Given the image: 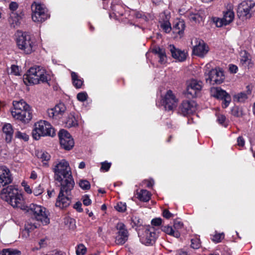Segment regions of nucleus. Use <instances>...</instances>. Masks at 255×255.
<instances>
[{
  "label": "nucleus",
  "mask_w": 255,
  "mask_h": 255,
  "mask_svg": "<svg viewBox=\"0 0 255 255\" xmlns=\"http://www.w3.org/2000/svg\"><path fill=\"white\" fill-rule=\"evenodd\" d=\"M20 252L13 249H4L2 251V255H20Z\"/></svg>",
  "instance_id": "58836bf2"
},
{
  "label": "nucleus",
  "mask_w": 255,
  "mask_h": 255,
  "mask_svg": "<svg viewBox=\"0 0 255 255\" xmlns=\"http://www.w3.org/2000/svg\"><path fill=\"white\" fill-rule=\"evenodd\" d=\"M177 255H187V253L186 252L180 250L178 251Z\"/></svg>",
  "instance_id": "774afa93"
},
{
  "label": "nucleus",
  "mask_w": 255,
  "mask_h": 255,
  "mask_svg": "<svg viewBox=\"0 0 255 255\" xmlns=\"http://www.w3.org/2000/svg\"><path fill=\"white\" fill-rule=\"evenodd\" d=\"M255 2L251 0L242 1L238 6L237 14L240 18L247 19L250 18L254 13Z\"/></svg>",
  "instance_id": "9d476101"
},
{
  "label": "nucleus",
  "mask_w": 255,
  "mask_h": 255,
  "mask_svg": "<svg viewBox=\"0 0 255 255\" xmlns=\"http://www.w3.org/2000/svg\"><path fill=\"white\" fill-rule=\"evenodd\" d=\"M202 88V83L195 79L189 80L187 83L186 95L188 98H194Z\"/></svg>",
  "instance_id": "ddd939ff"
},
{
  "label": "nucleus",
  "mask_w": 255,
  "mask_h": 255,
  "mask_svg": "<svg viewBox=\"0 0 255 255\" xmlns=\"http://www.w3.org/2000/svg\"><path fill=\"white\" fill-rule=\"evenodd\" d=\"M12 178L9 169L4 166H0V187L10 184Z\"/></svg>",
  "instance_id": "6ab92c4d"
},
{
  "label": "nucleus",
  "mask_w": 255,
  "mask_h": 255,
  "mask_svg": "<svg viewBox=\"0 0 255 255\" xmlns=\"http://www.w3.org/2000/svg\"><path fill=\"white\" fill-rule=\"evenodd\" d=\"M238 145L241 147L245 145V140L242 136H239L237 139Z\"/></svg>",
  "instance_id": "680f3d73"
},
{
  "label": "nucleus",
  "mask_w": 255,
  "mask_h": 255,
  "mask_svg": "<svg viewBox=\"0 0 255 255\" xmlns=\"http://www.w3.org/2000/svg\"><path fill=\"white\" fill-rule=\"evenodd\" d=\"M0 198L13 208L26 211L43 225H46L50 223L49 214L46 209L40 205L34 204H31L29 206H26L23 195L15 186L8 185L3 188L0 191Z\"/></svg>",
  "instance_id": "f257e3e1"
},
{
  "label": "nucleus",
  "mask_w": 255,
  "mask_h": 255,
  "mask_svg": "<svg viewBox=\"0 0 255 255\" xmlns=\"http://www.w3.org/2000/svg\"><path fill=\"white\" fill-rule=\"evenodd\" d=\"M15 136L16 138L23 139L26 141L29 139V136L25 132H22L19 131H17L15 132Z\"/></svg>",
  "instance_id": "a19ab883"
},
{
  "label": "nucleus",
  "mask_w": 255,
  "mask_h": 255,
  "mask_svg": "<svg viewBox=\"0 0 255 255\" xmlns=\"http://www.w3.org/2000/svg\"><path fill=\"white\" fill-rule=\"evenodd\" d=\"M252 90L249 86H247L246 91L241 92L233 95V101L237 103H244L248 98L249 95H251Z\"/></svg>",
  "instance_id": "4be33fe9"
},
{
  "label": "nucleus",
  "mask_w": 255,
  "mask_h": 255,
  "mask_svg": "<svg viewBox=\"0 0 255 255\" xmlns=\"http://www.w3.org/2000/svg\"><path fill=\"white\" fill-rule=\"evenodd\" d=\"M36 156L41 160L43 162V164L45 166L47 165V162L50 160L51 157L48 152L42 150L37 151Z\"/></svg>",
  "instance_id": "7c9ffc66"
},
{
  "label": "nucleus",
  "mask_w": 255,
  "mask_h": 255,
  "mask_svg": "<svg viewBox=\"0 0 255 255\" xmlns=\"http://www.w3.org/2000/svg\"><path fill=\"white\" fill-rule=\"evenodd\" d=\"M77 98L80 102H84L88 98V95L86 92H80L77 95Z\"/></svg>",
  "instance_id": "de8ad7c7"
},
{
  "label": "nucleus",
  "mask_w": 255,
  "mask_h": 255,
  "mask_svg": "<svg viewBox=\"0 0 255 255\" xmlns=\"http://www.w3.org/2000/svg\"><path fill=\"white\" fill-rule=\"evenodd\" d=\"M210 67V64H206L205 67L206 70L205 72L206 82L212 85L222 83L225 79L223 71L220 68H215L210 70L207 73V69H209Z\"/></svg>",
  "instance_id": "1a4fd4ad"
},
{
  "label": "nucleus",
  "mask_w": 255,
  "mask_h": 255,
  "mask_svg": "<svg viewBox=\"0 0 255 255\" xmlns=\"http://www.w3.org/2000/svg\"><path fill=\"white\" fill-rule=\"evenodd\" d=\"M50 79V75L40 66L31 67L23 76V82L26 85L48 82Z\"/></svg>",
  "instance_id": "20e7f679"
},
{
  "label": "nucleus",
  "mask_w": 255,
  "mask_h": 255,
  "mask_svg": "<svg viewBox=\"0 0 255 255\" xmlns=\"http://www.w3.org/2000/svg\"><path fill=\"white\" fill-rule=\"evenodd\" d=\"M141 243L146 245H152L158 237L156 230L153 227H147L143 233H139Z\"/></svg>",
  "instance_id": "9b49d317"
},
{
  "label": "nucleus",
  "mask_w": 255,
  "mask_h": 255,
  "mask_svg": "<svg viewBox=\"0 0 255 255\" xmlns=\"http://www.w3.org/2000/svg\"><path fill=\"white\" fill-rule=\"evenodd\" d=\"M210 92L212 96L218 99H222L229 94L226 91L219 87L212 88Z\"/></svg>",
  "instance_id": "a878e982"
},
{
  "label": "nucleus",
  "mask_w": 255,
  "mask_h": 255,
  "mask_svg": "<svg viewBox=\"0 0 255 255\" xmlns=\"http://www.w3.org/2000/svg\"><path fill=\"white\" fill-rule=\"evenodd\" d=\"M21 185L23 187L24 191L27 193V194H31L32 192V190L30 187V186L27 184V183L23 181L21 183Z\"/></svg>",
  "instance_id": "3c124183"
},
{
  "label": "nucleus",
  "mask_w": 255,
  "mask_h": 255,
  "mask_svg": "<svg viewBox=\"0 0 255 255\" xmlns=\"http://www.w3.org/2000/svg\"><path fill=\"white\" fill-rule=\"evenodd\" d=\"M71 77L74 87L77 89L81 88L83 85V81L79 78L78 75L76 73L72 72Z\"/></svg>",
  "instance_id": "72a5a7b5"
},
{
  "label": "nucleus",
  "mask_w": 255,
  "mask_h": 255,
  "mask_svg": "<svg viewBox=\"0 0 255 255\" xmlns=\"http://www.w3.org/2000/svg\"><path fill=\"white\" fill-rule=\"evenodd\" d=\"M232 114L235 116L239 117L241 115V114L238 111V108L237 107H235L232 110Z\"/></svg>",
  "instance_id": "e2e57ef3"
},
{
  "label": "nucleus",
  "mask_w": 255,
  "mask_h": 255,
  "mask_svg": "<svg viewBox=\"0 0 255 255\" xmlns=\"http://www.w3.org/2000/svg\"><path fill=\"white\" fill-rule=\"evenodd\" d=\"M153 52L157 54L159 58V62L160 64H164L166 62V56L165 50L160 47H155L153 49Z\"/></svg>",
  "instance_id": "c85d7f7f"
},
{
  "label": "nucleus",
  "mask_w": 255,
  "mask_h": 255,
  "mask_svg": "<svg viewBox=\"0 0 255 255\" xmlns=\"http://www.w3.org/2000/svg\"><path fill=\"white\" fill-rule=\"evenodd\" d=\"M165 17V20H160V27L165 32H169L171 30V24L169 21V16L165 15L164 13L160 14V17L163 18Z\"/></svg>",
  "instance_id": "bb28decb"
},
{
  "label": "nucleus",
  "mask_w": 255,
  "mask_h": 255,
  "mask_svg": "<svg viewBox=\"0 0 255 255\" xmlns=\"http://www.w3.org/2000/svg\"><path fill=\"white\" fill-rule=\"evenodd\" d=\"M13 109L11 110L12 117L23 123H28L32 117L29 106L23 100L14 101Z\"/></svg>",
  "instance_id": "39448f33"
},
{
  "label": "nucleus",
  "mask_w": 255,
  "mask_h": 255,
  "mask_svg": "<svg viewBox=\"0 0 255 255\" xmlns=\"http://www.w3.org/2000/svg\"><path fill=\"white\" fill-rule=\"evenodd\" d=\"M224 238L223 233H216L212 237V240L214 242L219 243Z\"/></svg>",
  "instance_id": "c03bdc74"
},
{
  "label": "nucleus",
  "mask_w": 255,
  "mask_h": 255,
  "mask_svg": "<svg viewBox=\"0 0 255 255\" xmlns=\"http://www.w3.org/2000/svg\"><path fill=\"white\" fill-rule=\"evenodd\" d=\"M83 204L85 206H89L91 204V200L87 195H85L82 197Z\"/></svg>",
  "instance_id": "6e6d98bb"
},
{
  "label": "nucleus",
  "mask_w": 255,
  "mask_h": 255,
  "mask_svg": "<svg viewBox=\"0 0 255 255\" xmlns=\"http://www.w3.org/2000/svg\"><path fill=\"white\" fill-rule=\"evenodd\" d=\"M46 245L45 240L43 239H41L39 242V245L40 246V248L44 247Z\"/></svg>",
  "instance_id": "0e129e2a"
},
{
  "label": "nucleus",
  "mask_w": 255,
  "mask_h": 255,
  "mask_svg": "<svg viewBox=\"0 0 255 255\" xmlns=\"http://www.w3.org/2000/svg\"><path fill=\"white\" fill-rule=\"evenodd\" d=\"M20 68L15 65H12L8 71L9 73L15 76L20 75Z\"/></svg>",
  "instance_id": "c9c22d12"
},
{
  "label": "nucleus",
  "mask_w": 255,
  "mask_h": 255,
  "mask_svg": "<svg viewBox=\"0 0 255 255\" xmlns=\"http://www.w3.org/2000/svg\"><path fill=\"white\" fill-rule=\"evenodd\" d=\"M2 132L4 134L5 140L7 143H10L11 141L13 129L11 124L8 123L4 124L2 127Z\"/></svg>",
  "instance_id": "5701e85b"
},
{
  "label": "nucleus",
  "mask_w": 255,
  "mask_h": 255,
  "mask_svg": "<svg viewBox=\"0 0 255 255\" xmlns=\"http://www.w3.org/2000/svg\"><path fill=\"white\" fill-rule=\"evenodd\" d=\"M9 9L12 11L15 10L18 7V4L15 2H11L9 4Z\"/></svg>",
  "instance_id": "bf43d9fd"
},
{
  "label": "nucleus",
  "mask_w": 255,
  "mask_h": 255,
  "mask_svg": "<svg viewBox=\"0 0 255 255\" xmlns=\"http://www.w3.org/2000/svg\"><path fill=\"white\" fill-rule=\"evenodd\" d=\"M223 100L222 102V107L223 108H226L229 106L230 103L231 101V96L229 94H228L227 96H226L224 98L222 99Z\"/></svg>",
  "instance_id": "a18cd8bd"
},
{
  "label": "nucleus",
  "mask_w": 255,
  "mask_h": 255,
  "mask_svg": "<svg viewBox=\"0 0 255 255\" xmlns=\"http://www.w3.org/2000/svg\"><path fill=\"white\" fill-rule=\"evenodd\" d=\"M52 171L55 180L60 182V185H69L71 187L72 185L75 184L69 163L65 159L55 161L53 164Z\"/></svg>",
  "instance_id": "f03ea898"
},
{
  "label": "nucleus",
  "mask_w": 255,
  "mask_h": 255,
  "mask_svg": "<svg viewBox=\"0 0 255 255\" xmlns=\"http://www.w3.org/2000/svg\"><path fill=\"white\" fill-rule=\"evenodd\" d=\"M162 216L165 218L168 219L174 217V215L170 213L167 209H164L163 210Z\"/></svg>",
  "instance_id": "603ef678"
},
{
  "label": "nucleus",
  "mask_w": 255,
  "mask_h": 255,
  "mask_svg": "<svg viewBox=\"0 0 255 255\" xmlns=\"http://www.w3.org/2000/svg\"><path fill=\"white\" fill-rule=\"evenodd\" d=\"M162 231L166 234L177 238L180 236V234L178 231L174 230L171 226L168 225L162 227Z\"/></svg>",
  "instance_id": "2f4dec72"
},
{
  "label": "nucleus",
  "mask_w": 255,
  "mask_h": 255,
  "mask_svg": "<svg viewBox=\"0 0 255 255\" xmlns=\"http://www.w3.org/2000/svg\"><path fill=\"white\" fill-rule=\"evenodd\" d=\"M234 18L235 14L234 11L230 9L223 12L222 18L215 17L213 20L217 27H221L229 24L233 21Z\"/></svg>",
  "instance_id": "dca6fc26"
},
{
  "label": "nucleus",
  "mask_w": 255,
  "mask_h": 255,
  "mask_svg": "<svg viewBox=\"0 0 255 255\" xmlns=\"http://www.w3.org/2000/svg\"><path fill=\"white\" fill-rule=\"evenodd\" d=\"M20 19V17L16 13L12 12L8 18V21L13 27H15L19 24Z\"/></svg>",
  "instance_id": "f704fd0d"
},
{
  "label": "nucleus",
  "mask_w": 255,
  "mask_h": 255,
  "mask_svg": "<svg viewBox=\"0 0 255 255\" xmlns=\"http://www.w3.org/2000/svg\"><path fill=\"white\" fill-rule=\"evenodd\" d=\"M43 192V189L40 185H38L33 190L34 194L35 196H38L41 194Z\"/></svg>",
  "instance_id": "8fccbe9b"
},
{
  "label": "nucleus",
  "mask_w": 255,
  "mask_h": 255,
  "mask_svg": "<svg viewBox=\"0 0 255 255\" xmlns=\"http://www.w3.org/2000/svg\"><path fill=\"white\" fill-rule=\"evenodd\" d=\"M65 124V126L69 128L78 126V121L73 114H70L67 118Z\"/></svg>",
  "instance_id": "473e14b6"
},
{
  "label": "nucleus",
  "mask_w": 255,
  "mask_h": 255,
  "mask_svg": "<svg viewBox=\"0 0 255 255\" xmlns=\"http://www.w3.org/2000/svg\"><path fill=\"white\" fill-rule=\"evenodd\" d=\"M74 208L79 212H81L83 211V209L82 208V204L80 202H76L74 205Z\"/></svg>",
  "instance_id": "13d9d810"
},
{
  "label": "nucleus",
  "mask_w": 255,
  "mask_h": 255,
  "mask_svg": "<svg viewBox=\"0 0 255 255\" xmlns=\"http://www.w3.org/2000/svg\"><path fill=\"white\" fill-rule=\"evenodd\" d=\"M174 228L175 230L181 229L183 227V224L182 222L178 220H175L173 224Z\"/></svg>",
  "instance_id": "09e8293b"
},
{
  "label": "nucleus",
  "mask_w": 255,
  "mask_h": 255,
  "mask_svg": "<svg viewBox=\"0 0 255 255\" xmlns=\"http://www.w3.org/2000/svg\"><path fill=\"white\" fill-rule=\"evenodd\" d=\"M60 186V191L57 199L56 206L63 209L67 207L70 204L71 191L73 189L74 185H72L71 187L69 186V185Z\"/></svg>",
  "instance_id": "6e6552de"
},
{
  "label": "nucleus",
  "mask_w": 255,
  "mask_h": 255,
  "mask_svg": "<svg viewBox=\"0 0 255 255\" xmlns=\"http://www.w3.org/2000/svg\"><path fill=\"white\" fill-rule=\"evenodd\" d=\"M31 8L32 19L35 22H42L49 17L47 9L40 3L33 2L31 4Z\"/></svg>",
  "instance_id": "0eeeda50"
},
{
  "label": "nucleus",
  "mask_w": 255,
  "mask_h": 255,
  "mask_svg": "<svg viewBox=\"0 0 255 255\" xmlns=\"http://www.w3.org/2000/svg\"><path fill=\"white\" fill-rule=\"evenodd\" d=\"M209 50L208 45L202 40H197V44L194 46L193 53L200 57H204Z\"/></svg>",
  "instance_id": "aec40b11"
},
{
  "label": "nucleus",
  "mask_w": 255,
  "mask_h": 255,
  "mask_svg": "<svg viewBox=\"0 0 255 255\" xmlns=\"http://www.w3.org/2000/svg\"><path fill=\"white\" fill-rule=\"evenodd\" d=\"M137 198L141 201L147 202L151 198V193L145 189L136 191Z\"/></svg>",
  "instance_id": "cd10ccee"
},
{
  "label": "nucleus",
  "mask_w": 255,
  "mask_h": 255,
  "mask_svg": "<svg viewBox=\"0 0 255 255\" xmlns=\"http://www.w3.org/2000/svg\"><path fill=\"white\" fill-rule=\"evenodd\" d=\"M162 223V219L160 218H155L152 220L151 225L154 226H159Z\"/></svg>",
  "instance_id": "4d7b16f0"
},
{
  "label": "nucleus",
  "mask_w": 255,
  "mask_h": 255,
  "mask_svg": "<svg viewBox=\"0 0 255 255\" xmlns=\"http://www.w3.org/2000/svg\"><path fill=\"white\" fill-rule=\"evenodd\" d=\"M127 206L125 203L120 202L118 203L115 206L116 209L121 212H125L126 210Z\"/></svg>",
  "instance_id": "49530a36"
},
{
  "label": "nucleus",
  "mask_w": 255,
  "mask_h": 255,
  "mask_svg": "<svg viewBox=\"0 0 255 255\" xmlns=\"http://www.w3.org/2000/svg\"><path fill=\"white\" fill-rule=\"evenodd\" d=\"M118 231L115 237V243L117 245L124 244L128 239V231L123 223H118L116 225Z\"/></svg>",
  "instance_id": "2eb2a0df"
},
{
  "label": "nucleus",
  "mask_w": 255,
  "mask_h": 255,
  "mask_svg": "<svg viewBox=\"0 0 255 255\" xmlns=\"http://www.w3.org/2000/svg\"><path fill=\"white\" fill-rule=\"evenodd\" d=\"M37 174L34 171H32L31 173L30 178L32 179H36L37 178Z\"/></svg>",
  "instance_id": "69168bd1"
},
{
  "label": "nucleus",
  "mask_w": 255,
  "mask_h": 255,
  "mask_svg": "<svg viewBox=\"0 0 255 255\" xmlns=\"http://www.w3.org/2000/svg\"><path fill=\"white\" fill-rule=\"evenodd\" d=\"M14 40L17 48L24 54H30L36 49L34 38L26 32L17 31Z\"/></svg>",
  "instance_id": "7ed1b4c3"
},
{
  "label": "nucleus",
  "mask_w": 255,
  "mask_h": 255,
  "mask_svg": "<svg viewBox=\"0 0 255 255\" xmlns=\"http://www.w3.org/2000/svg\"><path fill=\"white\" fill-rule=\"evenodd\" d=\"M217 120L220 124L223 125L224 127H226L227 126L224 124L226 121V117L223 115H219L217 117Z\"/></svg>",
  "instance_id": "5fc2aeb1"
},
{
  "label": "nucleus",
  "mask_w": 255,
  "mask_h": 255,
  "mask_svg": "<svg viewBox=\"0 0 255 255\" xmlns=\"http://www.w3.org/2000/svg\"><path fill=\"white\" fill-rule=\"evenodd\" d=\"M101 165V169L105 170V171H108L111 166V163L105 161L102 162Z\"/></svg>",
  "instance_id": "864d4df0"
},
{
  "label": "nucleus",
  "mask_w": 255,
  "mask_h": 255,
  "mask_svg": "<svg viewBox=\"0 0 255 255\" xmlns=\"http://www.w3.org/2000/svg\"><path fill=\"white\" fill-rule=\"evenodd\" d=\"M54 192L53 190H47V196L48 197V198H50L53 196Z\"/></svg>",
  "instance_id": "338daca9"
},
{
  "label": "nucleus",
  "mask_w": 255,
  "mask_h": 255,
  "mask_svg": "<svg viewBox=\"0 0 255 255\" xmlns=\"http://www.w3.org/2000/svg\"><path fill=\"white\" fill-rule=\"evenodd\" d=\"M178 99L171 90H168L162 99V104L167 111H172L178 105Z\"/></svg>",
  "instance_id": "f8f14e48"
},
{
  "label": "nucleus",
  "mask_w": 255,
  "mask_h": 255,
  "mask_svg": "<svg viewBox=\"0 0 255 255\" xmlns=\"http://www.w3.org/2000/svg\"><path fill=\"white\" fill-rule=\"evenodd\" d=\"M37 228V226L30 222H26L24 225V229L21 232V237L23 239H27L29 237V234L34 229Z\"/></svg>",
  "instance_id": "393cba45"
},
{
  "label": "nucleus",
  "mask_w": 255,
  "mask_h": 255,
  "mask_svg": "<svg viewBox=\"0 0 255 255\" xmlns=\"http://www.w3.org/2000/svg\"><path fill=\"white\" fill-rule=\"evenodd\" d=\"M66 111V108L63 103H59L54 107L48 109L47 114L48 116L54 120L60 119Z\"/></svg>",
  "instance_id": "f3484780"
},
{
  "label": "nucleus",
  "mask_w": 255,
  "mask_h": 255,
  "mask_svg": "<svg viewBox=\"0 0 255 255\" xmlns=\"http://www.w3.org/2000/svg\"><path fill=\"white\" fill-rule=\"evenodd\" d=\"M186 15L191 21L195 23H199L203 21L205 16L203 12L199 11L187 12Z\"/></svg>",
  "instance_id": "b1692460"
},
{
  "label": "nucleus",
  "mask_w": 255,
  "mask_h": 255,
  "mask_svg": "<svg viewBox=\"0 0 255 255\" xmlns=\"http://www.w3.org/2000/svg\"><path fill=\"white\" fill-rule=\"evenodd\" d=\"M131 221L132 226H140L142 224V221L140 219H139L136 216L133 215L131 218Z\"/></svg>",
  "instance_id": "37998d69"
},
{
  "label": "nucleus",
  "mask_w": 255,
  "mask_h": 255,
  "mask_svg": "<svg viewBox=\"0 0 255 255\" xmlns=\"http://www.w3.org/2000/svg\"><path fill=\"white\" fill-rule=\"evenodd\" d=\"M196 103L193 101H184L179 106V112L183 116L192 114L196 110Z\"/></svg>",
  "instance_id": "a211bd4d"
},
{
  "label": "nucleus",
  "mask_w": 255,
  "mask_h": 255,
  "mask_svg": "<svg viewBox=\"0 0 255 255\" xmlns=\"http://www.w3.org/2000/svg\"><path fill=\"white\" fill-rule=\"evenodd\" d=\"M78 184L80 188L83 190H87L90 189L91 187L90 182L88 180L85 179L80 180Z\"/></svg>",
  "instance_id": "e433bc0d"
},
{
  "label": "nucleus",
  "mask_w": 255,
  "mask_h": 255,
  "mask_svg": "<svg viewBox=\"0 0 255 255\" xmlns=\"http://www.w3.org/2000/svg\"><path fill=\"white\" fill-rule=\"evenodd\" d=\"M31 134L35 140H39L42 136L53 137L56 133L54 128L49 122L40 120L34 124Z\"/></svg>",
  "instance_id": "423d86ee"
},
{
  "label": "nucleus",
  "mask_w": 255,
  "mask_h": 255,
  "mask_svg": "<svg viewBox=\"0 0 255 255\" xmlns=\"http://www.w3.org/2000/svg\"><path fill=\"white\" fill-rule=\"evenodd\" d=\"M76 252L77 255H84L87 252V248L83 244H79L76 247Z\"/></svg>",
  "instance_id": "ea45409f"
},
{
  "label": "nucleus",
  "mask_w": 255,
  "mask_h": 255,
  "mask_svg": "<svg viewBox=\"0 0 255 255\" xmlns=\"http://www.w3.org/2000/svg\"><path fill=\"white\" fill-rule=\"evenodd\" d=\"M58 136L61 146L66 150H70L74 146V142L70 133L65 129L59 131Z\"/></svg>",
  "instance_id": "4468645a"
},
{
  "label": "nucleus",
  "mask_w": 255,
  "mask_h": 255,
  "mask_svg": "<svg viewBox=\"0 0 255 255\" xmlns=\"http://www.w3.org/2000/svg\"><path fill=\"white\" fill-rule=\"evenodd\" d=\"M191 247L193 249H198L201 247V243L200 239L198 238H195L191 239Z\"/></svg>",
  "instance_id": "79ce46f5"
},
{
  "label": "nucleus",
  "mask_w": 255,
  "mask_h": 255,
  "mask_svg": "<svg viewBox=\"0 0 255 255\" xmlns=\"http://www.w3.org/2000/svg\"><path fill=\"white\" fill-rule=\"evenodd\" d=\"M240 62L243 66L245 67L250 64L251 59L249 58L248 54L246 52H244L242 56Z\"/></svg>",
  "instance_id": "4c0bfd02"
},
{
  "label": "nucleus",
  "mask_w": 255,
  "mask_h": 255,
  "mask_svg": "<svg viewBox=\"0 0 255 255\" xmlns=\"http://www.w3.org/2000/svg\"><path fill=\"white\" fill-rule=\"evenodd\" d=\"M169 50L171 52L172 57L179 61H183L187 57V52L176 48L173 45H170L169 46Z\"/></svg>",
  "instance_id": "412c9836"
},
{
  "label": "nucleus",
  "mask_w": 255,
  "mask_h": 255,
  "mask_svg": "<svg viewBox=\"0 0 255 255\" xmlns=\"http://www.w3.org/2000/svg\"><path fill=\"white\" fill-rule=\"evenodd\" d=\"M185 29V24L183 21H176L173 26V31L176 34H178L180 36L183 34Z\"/></svg>",
  "instance_id": "c756f323"
},
{
  "label": "nucleus",
  "mask_w": 255,
  "mask_h": 255,
  "mask_svg": "<svg viewBox=\"0 0 255 255\" xmlns=\"http://www.w3.org/2000/svg\"><path fill=\"white\" fill-rule=\"evenodd\" d=\"M238 69V67L235 65H230L229 66V70L232 73H236Z\"/></svg>",
  "instance_id": "052dcab7"
}]
</instances>
